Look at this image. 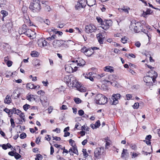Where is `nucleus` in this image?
I'll list each match as a JSON object with an SVG mask.
<instances>
[{
    "label": "nucleus",
    "instance_id": "aec40b11",
    "mask_svg": "<svg viewBox=\"0 0 160 160\" xmlns=\"http://www.w3.org/2000/svg\"><path fill=\"white\" fill-rule=\"evenodd\" d=\"M64 42H66V45L68 48L70 46L74 44V42L71 40H69L67 41H64Z\"/></svg>",
    "mask_w": 160,
    "mask_h": 160
},
{
    "label": "nucleus",
    "instance_id": "7c9ffc66",
    "mask_svg": "<svg viewBox=\"0 0 160 160\" xmlns=\"http://www.w3.org/2000/svg\"><path fill=\"white\" fill-rule=\"evenodd\" d=\"M36 156V157L35 158V160H41L42 158V156L40 154H37Z\"/></svg>",
    "mask_w": 160,
    "mask_h": 160
},
{
    "label": "nucleus",
    "instance_id": "0e129e2a",
    "mask_svg": "<svg viewBox=\"0 0 160 160\" xmlns=\"http://www.w3.org/2000/svg\"><path fill=\"white\" fill-rule=\"evenodd\" d=\"M40 139L41 138H39V137H38V138H37L36 139L35 141L36 143L37 144H39V142L40 141Z\"/></svg>",
    "mask_w": 160,
    "mask_h": 160
},
{
    "label": "nucleus",
    "instance_id": "b1692460",
    "mask_svg": "<svg viewBox=\"0 0 160 160\" xmlns=\"http://www.w3.org/2000/svg\"><path fill=\"white\" fill-rule=\"evenodd\" d=\"M152 12V11L149 9H147V10H146V12H143L142 15L144 16V17H146V16L150 14Z\"/></svg>",
    "mask_w": 160,
    "mask_h": 160
},
{
    "label": "nucleus",
    "instance_id": "864d4df0",
    "mask_svg": "<svg viewBox=\"0 0 160 160\" xmlns=\"http://www.w3.org/2000/svg\"><path fill=\"white\" fill-rule=\"evenodd\" d=\"M12 63V62L11 61H8L7 62V65L8 67H11Z\"/></svg>",
    "mask_w": 160,
    "mask_h": 160
},
{
    "label": "nucleus",
    "instance_id": "4468645a",
    "mask_svg": "<svg viewBox=\"0 0 160 160\" xmlns=\"http://www.w3.org/2000/svg\"><path fill=\"white\" fill-rule=\"evenodd\" d=\"M85 0H82L80 1L79 2H77L76 5V9L77 10H79L82 8H84L86 6L85 5L83 4L82 2H84Z\"/></svg>",
    "mask_w": 160,
    "mask_h": 160
},
{
    "label": "nucleus",
    "instance_id": "c756f323",
    "mask_svg": "<svg viewBox=\"0 0 160 160\" xmlns=\"http://www.w3.org/2000/svg\"><path fill=\"white\" fill-rule=\"evenodd\" d=\"M34 65L37 67L38 66H39L40 65V61L39 60L36 59L34 61Z\"/></svg>",
    "mask_w": 160,
    "mask_h": 160
},
{
    "label": "nucleus",
    "instance_id": "7ed1b4c3",
    "mask_svg": "<svg viewBox=\"0 0 160 160\" xmlns=\"http://www.w3.org/2000/svg\"><path fill=\"white\" fill-rule=\"evenodd\" d=\"M33 2L30 3L29 8L33 12H38L41 9L39 0H32Z\"/></svg>",
    "mask_w": 160,
    "mask_h": 160
},
{
    "label": "nucleus",
    "instance_id": "774afa93",
    "mask_svg": "<svg viewBox=\"0 0 160 160\" xmlns=\"http://www.w3.org/2000/svg\"><path fill=\"white\" fill-rule=\"evenodd\" d=\"M64 132V137H67V136H69L70 133L69 132Z\"/></svg>",
    "mask_w": 160,
    "mask_h": 160
},
{
    "label": "nucleus",
    "instance_id": "5fc2aeb1",
    "mask_svg": "<svg viewBox=\"0 0 160 160\" xmlns=\"http://www.w3.org/2000/svg\"><path fill=\"white\" fill-rule=\"evenodd\" d=\"M52 138H53V140H55L56 141H59L61 140V138L60 137L52 136Z\"/></svg>",
    "mask_w": 160,
    "mask_h": 160
},
{
    "label": "nucleus",
    "instance_id": "f704fd0d",
    "mask_svg": "<svg viewBox=\"0 0 160 160\" xmlns=\"http://www.w3.org/2000/svg\"><path fill=\"white\" fill-rule=\"evenodd\" d=\"M88 48H87L86 47H83L82 49H81V51L82 52H83L84 53H87V52H89V51H87Z\"/></svg>",
    "mask_w": 160,
    "mask_h": 160
},
{
    "label": "nucleus",
    "instance_id": "bb28decb",
    "mask_svg": "<svg viewBox=\"0 0 160 160\" xmlns=\"http://www.w3.org/2000/svg\"><path fill=\"white\" fill-rule=\"evenodd\" d=\"M31 56L33 57H36L38 56V52H37L33 51L31 53Z\"/></svg>",
    "mask_w": 160,
    "mask_h": 160
},
{
    "label": "nucleus",
    "instance_id": "9b49d317",
    "mask_svg": "<svg viewBox=\"0 0 160 160\" xmlns=\"http://www.w3.org/2000/svg\"><path fill=\"white\" fill-rule=\"evenodd\" d=\"M121 96L120 94L117 93L116 94H113L112 95V99L113 100L112 104L116 105L118 102V99H120Z\"/></svg>",
    "mask_w": 160,
    "mask_h": 160
},
{
    "label": "nucleus",
    "instance_id": "bf43d9fd",
    "mask_svg": "<svg viewBox=\"0 0 160 160\" xmlns=\"http://www.w3.org/2000/svg\"><path fill=\"white\" fill-rule=\"evenodd\" d=\"M62 110H66L68 108L67 106L64 105H63L60 108Z\"/></svg>",
    "mask_w": 160,
    "mask_h": 160
},
{
    "label": "nucleus",
    "instance_id": "dca6fc26",
    "mask_svg": "<svg viewBox=\"0 0 160 160\" xmlns=\"http://www.w3.org/2000/svg\"><path fill=\"white\" fill-rule=\"evenodd\" d=\"M11 98L10 96L9 95H7L5 97L4 100V102L5 103L9 104L11 102Z\"/></svg>",
    "mask_w": 160,
    "mask_h": 160
},
{
    "label": "nucleus",
    "instance_id": "3c124183",
    "mask_svg": "<svg viewBox=\"0 0 160 160\" xmlns=\"http://www.w3.org/2000/svg\"><path fill=\"white\" fill-rule=\"evenodd\" d=\"M10 121L11 123V126L13 128H14L15 126V124L13 119L11 118Z\"/></svg>",
    "mask_w": 160,
    "mask_h": 160
},
{
    "label": "nucleus",
    "instance_id": "de8ad7c7",
    "mask_svg": "<svg viewBox=\"0 0 160 160\" xmlns=\"http://www.w3.org/2000/svg\"><path fill=\"white\" fill-rule=\"evenodd\" d=\"M69 141L70 144L72 146V148H73V146L74 145H75L74 144L75 141L74 140H72V139H70L69 140Z\"/></svg>",
    "mask_w": 160,
    "mask_h": 160
},
{
    "label": "nucleus",
    "instance_id": "c03bdc74",
    "mask_svg": "<svg viewBox=\"0 0 160 160\" xmlns=\"http://www.w3.org/2000/svg\"><path fill=\"white\" fill-rule=\"evenodd\" d=\"M95 128L99 127L100 125V123L99 120H98L95 124Z\"/></svg>",
    "mask_w": 160,
    "mask_h": 160
},
{
    "label": "nucleus",
    "instance_id": "ddd939ff",
    "mask_svg": "<svg viewBox=\"0 0 160 160\" xmlns=\"http://www.w3.org/2000/svg\"><path fill=\"white\" fill-rule=\"evenodd\" d=\"M68 152L70 153L71 155H73V153L76 154L77 155H78V153L77 148V147L76 145H74L73 146L72 148H70L69 151Z\"/></svg>",
    "mask_w": 160,
    "mask_h": 160
},
{
    "label": "nucleus",
    "instance_id": "423d86ee",
    "mask_svg": "<svg viewBox=\"0 0 160 160\" xmlns=\"http://www.w3.org/2000/svg\"><path fill=\"white\" fill-rule=\"evenodd\" d=\"M69 82L70 84H72V86L78 88L80 87V84L77 81L75 77L72 76L70 78Z\"/></svg>",
    "mask_w": 160,
    "mask_h": 160
},
{
    "label": "nucleus",
    "instance_id": "4c0bfd02",
    "mask_svg": "<svg viewBox=\"0 0 160 160\" xmlns=\"http://www.w3.org/2000/svg\"><path fill=\"white\" fill-rule=\"evenodd\" d=\"M30 107V105L27 104H25L23 106V109L25 111H27L28 109Z\"/></svg>",
    "mask_w": 160,
    "mask_h": 160
},
{
    "label": "nucleus",
    "instance_id": "0eeeda50",
    "mask_svg": "<svg viewBox=\"0 0 160 160\" xmlns=\"http://www.w3.org/2000/svg\"><path fill=\"white\" fill-rule=\"evenodd\" d=\"M104 151V149L103 147L97 148H96L94 151V156L97 158H99L102 154Z\"/></svg>",
    "mask_w": 160,
    "mask_h": 160
},
{
    "label": "nucleus",
    "instance_id": "052dcab7",
    "mask_svg": "<svg viewBox=\"0 0 160 160\" xmlns=\"http://www.w3.org/2000/svg\"><path fill=\"white\" fill-rule=\"evenodd\" d=\"M62 44L61 47H63V48H68L67 46L66 45V42H64V41L62 40Z\"/></svg>",
    "mask_w": 160,
    "mask_h": 160
},
{
    "label": "nucleus",
    "instance_id": "c9c22d12",
    "mask_svg": "<svg viewBox=\"0 0 160 160\" xmlns=\"http://www.w3.org/2000/svg\"><path fill=\"white\" fill-rule=\"evenodd\" d=\"M82 152H83V156L85 158L87 157L88 155V153L87 152L86 150L85 149H83Z\"/></svg>",
    "mask_w": 160,
    "mask_h": 160
},
{
    "label": "nucleus",
    "instance_id": "6ab92c4d",
    "mask_svg": "<svg viewBox=\"0 0 160 160\" xmlns=\"http://www.w3.org/2000/svg\"><path fill=\"white\" fill-rule=\"evenodd\" d=\"M87 3L88 5L90 6L91 7L95 5V0H86Z\"/></svg>",
    "mask_w": 160,
    "mask_h": 160
},
{
    "label": "nucleus",
    "instance_id": "20e7f679",
    "mask_svg": "<svg viewBox=\"0 0 160 160\" xmlns=\"http://www.w3.org/2000/svg\"><path fill=\"white\" fill-rule=\"evenodd\" d=\"M95 102L97 104H104L107 103L108 98L104 95L98 94L95 97Z\"/></svg>",
    "mask_w": 160,
    "mask_h": 160
},
{
    "label": "nucleus",
    "instance_id": "f3484780",
    "mask_svg": "<svg viewBox=\"0 0 160 160\" xmlns=\"http://www.w3.org/2000/svg\"><path fill=\"white\" fill-rule=\"evenodd\" d=\"M113 68L110 66H107L104 68V70L106 72H110L111 73L113 72L114 70L113 69Z\"/></svg>",
    "mask_w": 160,
    "mask_h": 160
},
{
    "label": "nucleus",
    "instance_id": "412c9836",
    "mask_svg": "<svg viewBox=\"0 0 160 160\" xmlns=\"http://www.w3.org/2000/svg\"><path fill=\"white\" fill-rule=\"evenodd\" d=\"M128 150L126 149H123L122 152L121 154V158H123L125 156H128L129 154L127 152Z\"/></svg>",
    "mask_w": 160,
    "mask_h": 160
},
{
    "label": "nucleus",
    "instance_id": "2eb2a0df",
    "mask_svg": "<svg viewBox=\"0 0 160 160\" xmlns=\"http://www.w3.org/2000/svg\"><path fill=\"white\" fill-rule=\"evenodd\" d=\"M130 8L127 6H123L121 8H119V10L120 12H123L126 13H128L129 12L128 10Z\"/></svg>",
    "mask_w": 160,
    "mask_h": 160
},
{
    "label": "nucleus",
    "instance_id": "a878e982",
    "mask_svg": "<svg viewBox=\"0 0 160 160\" xmlns=\"http://www.w3.org/2000/svg\"><path fill=\"white\" fill-rule=\"evenodd\" d=\"M34 96L32 94H30L27 97V100L30 101H31L33 99L34 100H35V98L33 97Z\"/></svg>",
    "mask_w": 160,
    "mask_h": 160
},
{
    "label": "nucleus",
    "instance_id": "1a4fd4ad",
    "mask_svg": "<svg viewBox=\"0 0 160 160\" xmlns=\"http://www.w3.org/2000/svg\"><path fill=\"white\" fill-rule=\"evenodd\" d=\"M96 29V27L92 24H90L86 25L85 27L86 32L88 33H92L94 32Z\"/></svg>",
    "mask_w": 160,
    "mask_h": 160
},
{
    "label": "nucleus",
    "instance_id": "338daca9",
    "mask_svg": "<svg viewBox=\"0 0 160 160\" xmlns=\"http://www.w3.org/2000/svg\"><path fill=\"white\" fill-rule=\"evenodd\" d=\"M52 109L53 108L52 106H50L49 107L48 109V113L49 114L50 113L52 112Z\"/></svg>",
    "mask_w": 160,
    "mask_h": 160
},
{
    "label": "nucleus",
    "instance_id": "4be33fe9",
    "mask_svg": "<svg viewBox=\"0 0 160 160\" xmlns=\"http://www.w3.org/2000/svg\"><path fill=\"white\" fill-rule=\"evenodd\" d=\"M26 87L27 88H29L31 89H36L37 88V87H35V86L33 84H32L31 83H28L27 84Z\"/></svg>",
    "mask_w": 160,
    "mask_h": 160
},
{
    "label": "nucleus",
    "instance_id": "ea45409f",
    "mask_svg": "<svg viewBox=\"0 0 160 160\" xmlns=\"http://www.w3.org/2000/svg\"><path fill=\"white\" fill-rule=\"evenodd\" d=\"M78 90L81 92H85L86 91V89L85 88H83L82 87H79L77 88Z\"/></svg>",
    "mask_w": 160,
    "mask_h": 160
},
{
    "label": "nucleus",
    "instance_id": "72a5a7b5",
    "mask_svg": "<svg viewBox=\"0 0 160 160\" xmlns=\"http://www.w3.org/2000/svg\"><path fill=\"white\" fill-rule=\"evenodd\" d=\"M74 101L76 104H79L81 102L82 100L79 98H75L74 99Z\"/></svg>",
    "mask_w": 160,
    "mask_h": 160
},
{
    "label": "nucleus",
    "instance_id": "8fccbe9b",
    "mask_svg": "<svg viewBox=\"0 0 160 160\" xmlns=\"http://www.w3.org/2000/svg\"><path fill=\"white\" fill-rule=\"evenodd\" d=\"M127 99V100H130V99H132V96L131 94H127L126 95Z\"/></svg>",
    "mask_w": 160,
    "mask_h": 160
},
{
    "label": "nucleus",
    "instance_id": "a18cd8bd",
    "mask_svg": "<svg viewBox=\"0 0 160 160\" xmlns=\"http://www.w3.org/2000/svg\"><path fill=\"white\" fill-rule=\"evenodd\" d=\"M97 20L98 22L99 23H100L102 25V24L103 21H102V19L100 17H97Z\"/></svg>",
    "mask_w": 160,
    "mask_h": 160
},
{
    "label": "nucleus",
    "instance_id": "393cba45",
    "mask_svg": "<svg viewBox=\"0 0 160 160\" xmlns=\"http://www.w3.org/2000/svg\"><path fill=\"white\" fill-rule=\"evenodd\" d=\"M87 51H89V52H87V53L86 54V55L88 56H90L94 53V51H93V50L91 48H88Z\"/></svg>",
    "mask_w": 160,
    "mask_h": 160
},
{
    "label": "nucleus",
    "instance_id": "a19ab883",
    "mask_svg": "<svg viewBox=\"0 0 160 160\" xmlns=\"http://www.w3.org/2000/svg\"><path fill=\"white\" fill-rule=\"evenodd\" d=\"M127 38L126 37H124V38H122L121 39V41L122 43L125 44L127 42Z\"/></svg>",
    "mask_w": 160,
    "mask_h": 160
},
{
    "label": "nucleus",
    "instance_id": "5701e85b",
    "mask_svg": "<svg viewBox=\"0 0 160 160\" xmlns=\"http://www.w3.org/2000/svg\"><path fill=\"white\" fill-rule=\"evenodd\" d=\"M44 40V39H43L42 38H41L38 40V45L40 47H43Z\"/></svg>",
    "mask_w": 160,
    "mask_h": 160
},
{
    "label": "nucleus",
    "instance_id": "4d7b16f0",
    "mask_svg": "<svg viewBox=\"0 0 160 160\" xmlns=\"http://www.w3.org/2000/svg\"><path fill=\"white\" fill-rule=\"evenodd\" d=\"M78 113L80 116H82L84 114V112L82 110H80L78 111Z\"/></svg>",
    "mask_w": 160,
    "mask_h": 160
},
{
    "label": "nucleus",
    "instance_id": "09e8293b",
    "mask_svg": "<svg viewBox=\"0 0 160 160\" xmlns=\"http://www.w3.org/2000/svg\"><path fill=\"white\" fill-rule=\"evenodd\" d=\"M139 104L138 102L135 103L133 106V107L134 109H137L138 108Z\"/></svg>",
    "mask_w": 160,
    "mask_h": 160
},
{
    "label": "nucleus",
    "instance_id": "680f3d73",
    "mask_svg": "<svg viewBox=\"0 0 160 160\" xmlns=\"http://www.w3.org/2000/svg\"><path fill=\"white\" fill-rule=\"evenodd\" d=\"M3 111L6 112L7 113H8V115H9L10 113V109L7 108H5L4 109Z\"/></svg>",
    "mask_w": 160,
    "mask_h": 160
},
{
    "label": "nucleus",
    "instance_id": "13d9d810",
    "mask_svg": "<svg viewBox=\"0 0 160 160\" xmlns=\"http://www.w3.org/2000/svg\"><path fill=\"white\" fill-rule=\"evenodd\" d=\"M38 94V95H40L42 96H43L44 94V92L42 90H40L38 91L37 92Z\"/></svg>",
    "mask_w": 160,
    "mask_h": 160
},
{
    "label": "nucleus",
    "instance_id": "39448f33",
    "mask_svg": "<svg viewBox=\"0 0 160 160\" xmlns=\"http://www.w3.org/2000/svg\"><path fill=\"white\" fill-rule=\"evenodd\" d=\"M139 24L140 23L138 22H136L135 21H132L131 22L129 28L131 30L134 31L135 32H138L139 31L138 27Z\"/></svg>",
    "mask_w": 160,
    "mask_h": 160
},
{
    "label": "nucleus",
    "instance_id": "58836bf2",
    "mask_svg": "<svg viewBox=\"0 0 160 160\" xmlns=\"http://www.w3.org/2000/svg\"><path fill=\"white\" fill-rule=\"evenodd\" d=\"M42 7L44 8L48 5V2L47 1H42Z\"/></svg>",
    "mask_w": 160,
    "mask_h": 160
},
{
    "label": "nucleus",
    "instance_id": "cd10ccee",
    "mask_svg": "<svg viewBox=\"0 0 160 160\" xmlns=\"http://www.w3.org/2000/svg\"><path fill=\"white\" fill-rule=\"evenodd\" d=\"M1 13L2 15L3 18L2 20H3L4 19L3 18L6 17L8 15V13L7 12L4 10H2L1 11Z\"/></svg>",
    "mask_w": 160,
    "mask_h": 160
},
{
    "label": "nucleus",
    "instance_id": "69168bd1",
    "mask_svg": "<svg viewBox=\"0 0 160 160\" xmlns=\"http://www.w3.org/2000/svg\"><path fill=\"white\" fill-rule=\"evenodd\" d=\"M130 147L132 149H136L137 148V146L136 145L132 144L130 145Z\"/></svg>",
    "mask_w": 160,
    "mask_h": 160
},
{
    "label": "nucleus",
    "instance_id": "a211bd4d",
    "mask_svg": "<svg viewBox=\"0 0 160 160\" xmlns=\"http://www.w3.org/2000/svg\"><path fill=\"white\" fill-rule=\"evenodd\" d=\"M97 37L98 39V41L100 44H102L103 43V39L102 38V35L101 33H98L97 35Z\"/></svg>",
    "mask_w": 160,
    "mask_h": 160
},
{
    "label": "nucleus",
    "instance_id": "603ef678",
    "mask_svg": "<svg viewBox=\"0 0 160 160\" xmlns=\"http://www.w3.org/2000/svg\"><path fill=\"white\" fill-rule=\"evenodd\" d=\"M44 9L45 10L48 12H49L51 10V8L48 5H47L46 7L44 8Z\"/></svg>",
    "mask_w": 160,
    "mask_h": 160
},
{
    "label": "nucleus",
    "instance_id": "49530a36",
    "mask_svg": "<svg viewBox=\"0 0 160 160\" xmlns=\"http://www.w3.org/2000/svg\"><path fill=\"white\" fill-rule=\"evenodd\" d=\"M81 126L79 122H77L75 125V128L77 129H79Z\"/></svg>",
    "mask_w": 160,
    "mask_h": 160
},
{
    "label": "nucleus",
    "instance_id": "f8f14e48",
    "mask_svg": "<svg viewBox=\"0 0 160 160\" xmlns=\"http://www.w3.org/2000/svg\"><path fill=\"white\" fill-rule=\"evenodd\" d=\"M62 40H54L52 43L53 46L56 48L61 47Z\"/></svg>",
    "mask_w": 160,
    "mask_h": 160
},
{
    "label": "nucleus",
    "instance_id": "f03ea898",
    "mask_svg": "<svg viewBox=\"0 0 160 160\" xmlns=\"http://www.w3.org/2000/svg\"><path fill=\"white\" fill-rule=\"evenodd\" d=\"M72 62L74 63H72L71 64L72 66L70 67L69 66H66L65 67L66 71L67 72H70V71H68V69H69L70 70L71 69V71L72 72H75L77 69V67L73 66L74 64H77V66H83L85 64V61L81 58H78V59L76 60L72 61Z\"/></svg>",
    "mask_w": 160,
    "mask_h": 160
},
{
    "label": "nucleus",
    "instance_id": "6e6d98bb",
    "mask_svg": "<svg viewBox=\"0 0 160 160\" xmlns=\"http://www.w3.org/2000/svg\"><path fill=\"white\" fill-rule=\"evenodd\" d=\"M19 116L20 118L23 120L24 121H25V118H24V117L25 116L24 115V114L23 113H21L19 115Z\"/></svg>",
    "mask_w": 160,
    "mask_h": 160
},
{
    "label": "nucleus",
    "instance_id": "473e14b6",
    "mask_svg": "<svg viewBox=\"0 0 160 160\" xmlns=\"http://www.w3.org/2000/svg\"><path fill=\"white\" fill-rule=\"evenodd\" d=\"M57 38V36L56 35H52L51 37H49L47 38V39L48 40H51L54 39H56Z\"/></svg>",
    "mask_w": 160,
    "mask_h": 160
},
{
    "label": "nucleus",
    "instance_id": "c85d7f7f",
    "mask_svg": "<svg viewBox=\"0 0 160 160\" xmlns=\"http://www.w3.org/2000/svg\"><path fill=\"white\" fill-rule=\"evenodd\" d=\"M6 0H0V7H4L6 4Z\"/></svg>",
    "mask_w": 160,
    "mask_h": 160
},
{
    "label": "nucleus",
    "instance_id": "2f4dec72",
    "mask_svg": "<svg viewBox=\"0 0 160 160\" xmlns=\"http://www.w3.org/2000/svg\"><path fill=\"white\" fill-rule=\"evenodd\" d=\"M12 26V24L11 22L7 23L6 24V27L8 29H10Z\"/></svg>",
    "mask_w": 160,
    "mask_h": 160
},
{
    "label": "nucleus",
    "instance_id": "79ce46f5",
    "mask_svg": "<svg viewBox=\"0 0 160 160\" xmlns=\"http://www.w3.org/2000/svg\"><path fill=\"white\" fill-rule=\"evenodd\" d=\"M26 134L24 132H22L20 135V138L21 139H24L26 137Z\"/></svg>",
    "mask_w": 160,
    "mask_h": 160
},
{
    "label": "nucleus",
    "instance_id": "f257e3e1",
    "mask_svg": "<svg viewBox=\"0 0 160 160\" xmlns=\"http://www.w3.org/2000/svg\"><path fill=\"white\" fill-rule=\"evenodd\" d=\"M150 73L151 74L154 73V75H147L143 78L144 81L146 83L147 85L148 86L152 85L153 84L152 81H153V82H155L156 81L155 78L157 76V73L154 71L152 70L148 72V74Z\"/></svg>",
    "mask_w": 160,
    "mask_h": 160
},
{
    "label": "nucleus",
    "instance_id": "e2e57ef3",
    "mask_svg": "<svg viewBox=\"0 0 160 160\" xmlns=\"http://www.w3.org/2000/svg\"><path fill=\"white\" fill-rule=\"evenodd\" d=\"M85 78H86L89 79L91 81H93V78L88 75H87V76H85Z\"/></svg>",
    "mask_w": 160,
    "mask_h": 160
},
{
    "label": "nucleus",
    "instance_id": "9d476101",
    "mask_svg": "<svg viewBox=\"0 0 160 160\" xmlns=\"http://www.w3.org/2000/svg\"><path fill=\"white\" fill-rule=\"evenodd\" d=\"M26 25H23L21 28H20L19 30V33L20 34H27V32L29 31H32V30L28 28Z\"/></svg>",
    "mask_w": 160,
    "mask_h": 160
},
{
    "label": "nucleus",
    "instance_id": "6e6552de",
    "mask_svg": "<svg viewBox=\"0 0 160 160\" xmlns=\"http://www.w3.org/2000/svg\"><path fill=\"white\" fill-rule=\"evenodd\" d=\"M112 23V21L111 20L104 21H103L101 27L104 30H106L111 25Z\"/></svg>",
    "mask_w": 160,
    "mask_h": 160
},
{
    "label": "nucleus",
    "instance_id": "e433bc0d",
    "mask_svg": "<svg viewBox=\"0 0 160 160\" xmlns=\"http://www.w3.org/2000/svg\"><path fill=\"white\" fill-rule=\"evenodd\" d=\"M15 158L16 159H19L21 157V155L19 154L18 153L15 152V154L14 155V156Z\"/></svg>",
    "mask_w": 160,
    "mask_h": 160
},
{
    "label": "nucleus",
    "instance_id": "37998d69",
    "mask_svg": "<svg viewBox=\"0 0 160 160\" xmlns=\"http://www.w3.org/2000/svg\"><path fill=\"white\" fill-rule=\"evenodd\" d=\"M113 78H114V79H116L117 76L115 75H110L109 76V79L113 80Z\"/></svg>",
    "mask_w": 160,
    "mask_h": 160
}]
</instances>
